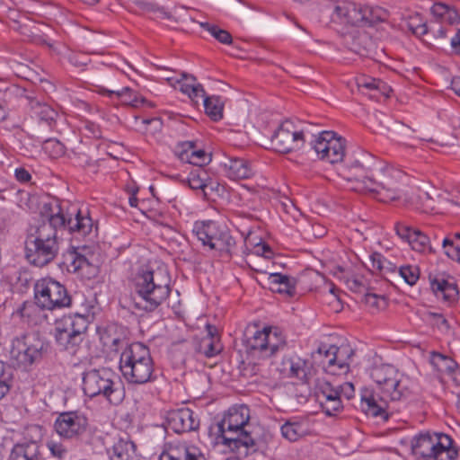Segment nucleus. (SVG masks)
Here are the masks:
<instances>
[{"label": "nucleus", "mask_w": 460, "mask_h": 460, "mask_svg": "<svg viewBox=\"0 0 460 460\" xmlns=\"http://www.w3.org/2000/svg\"><path fill=\"white\" fill-rule=\"evenodd\" d=\"M371 378L377 385V391L369 388L361 390L360 408L373 417L388 419V400L400 401L405 394L401 384V374L389 364L375 366L371 369Z\"/></svg>", "instance_id": "obj_1"}, {"label": "nucleus", "mask_w": 460, "mask_h": 460, "mask_svg": "<svg viewBox=\"0 0 460 460\" xmlns=\"http://www.w3.org/2000/svg\"><path fill=\"white\" fill-rule=\"evenodd\" d=\"M249 420L250 409L246 405L233 406L220 421L210 428V430L216 434V438L222 439V443L231 451L246 456L250 453L264 450L254 448L255 441L244 429Z\"/></svg>", "instance_id": "obj_2"}, {"label": "nucleus", "mask_w": 460, "mask_h": 460, "mask_svg": "<svg viewBox=\"0 0 460 460\" xmlns=\"http://www.w3.org/2000/svg\"><path fill=\"white\" fill-rule=\"evenodd\" d=\"M169 278L165 270H141L135 278L136 295L133 297L137 308L154 311L169 294Z\"/></svg>", "instance_id": "obj_3"}, {"label": "nucleus", "mask_w": 460, "mask_h": 460, "mask_svg": "<svg viewBox=\"0 0 460 460\" xmlns=\"http://www.w3.org/2000/svg\"><path fill=\"white\" fill-rule=\"evenodd\" d=\"M119 369L128 383L142 385L150 382L154 363L148 348L140 342L127 345L120 355Z\"/></svg>", "instance_id": "obj_4"}, {"label": "nucleus", "mask_w": 460, "mask_h": 460, "mask_svg": "<svg viewBox=\"0 0 460 460\" xmlns=\"http://www.w3.org/2000/svg\"><path fill=\"white\" fill-rule=\"evenodd\" d=\"M61 241L58 233L49 226H40L36 234H31L25 242V256L31 264L43 267L58 254Z\"/></svg>", "instance_id": "obj_5"}, {"label": "nucleus", "mask_w": 460, "mask_h": 460, "mask_svg": "<svg viewBox=\"0 0 460 460\" xmlns=\"http://www.w3.org/2000/svg\"><path fill=\"white\" fill-rule=\"evenodd\" d=\"M411 449L420 460H456L458 457L452 438L443 433H420L412 438Z\"/></svg>", "instance_id": "obj_6"}, {"label": "nucleus", "mask_w": 460, "mask_h": 460, "mask_svg": "<svg viewBox=\"0 0 460 460\" xmlns=\"http://www.w3.org/2000/svg\"><path fill=\"white\" fill-rule=\"evenodd\" d=\"M379 165V162L371 154L357 151L349 158L343 175L351 182L353 190L367 193L370 187L375 185L374 179Z\"/></svg>", "instance_id": "obj_7"}, {"label": "nucleus", "mask_w": 460, "mask_h": 460, "mask_svg": "<svg viewBox=\"0 0 460 460\" xmlns=\"http://www.w3.org/2000/svg\"><path fill=\"white\" fill-rule=\"evenodd\" d=\"M332 18L334 22L352 26L370 27L385 20L386 12L378 6L341 2L334 6Z\"/></svg>", "instance_id": "obj_8"}, {"label": "nucleus", "mask_w": 460, "mask_h": 460, "mask_svg": "<svg viewBox=\"0 0 460 460\" xmlns=\"http://www.w3.org/2000/svg\"><path fill=\"white\" fill-rule=\"evenodd\" d=\"M112 373L107 368L91 369L84 374L83 390L89 397L103 396L111 404L119 405L124 392L116 385Z\"/></svg>", "instance_id": "obj_9"}, {"label": "nucleus", "mask_w": 460, "mask_h": 460, "mask_svg": "<svg viewBox=\"0 0 460 460\" xmlns=\"http://www.w3.org/2000/svg\"><path fill=\"white\" fill-rule=\"evenodd\" d=\"M406 181L407 176L402 171L390 165L379 166L374 179L375 185L367 193L383 202L395 200L403 193Z\"/></svg>", "instance_id": "obj_10"}, {"label": "nucleus", "mask_w": 460, "mask_h": 460, "mask_svg": "<svg viewBox=\"0 0 460 460\" xmlns=\"http://www.w3.org/2000/svg\"><path fill=\"white\" fill-rule=\"evenodd\" d=\"M247 352L255 358H270L287 347V340L278 328L265 327L246 339Z\"/></svg>", "instance_id": "obj_11"}, {"label": "nucleus", "mask_w": 460, "mask_h": 460, "mask_svg": "<svg viewBox=\"0 0 460 460\" xmlns=\"http://www.w3.org/2000/svg\"><path fill=\"white\" fill-rule=\"evenodd\" d=\"M87 328L88 322L85 317L78 314L65 315L56 323V341L62 349L70 354H75Z\"/></svg>", "instance_id": "obj_12"}, {"label": "nucleus", "mask_w": 460, "mask_h": 460, "mask_svg": "<svg viewBox=\"0 0 460 460\" xmlns=\"http://www.w3.org/2000/svg\"><path fill=\"white\" fill-rule=\"evenodd\" d=\"M44 342L35 334H22L12 341L9 360L14 367L26 368L41 359Z\"/></svg>", "instance_id": "obj_13"}, {"label": "nucleus", "mask_w": 460, "mask_h": 460, "mask_svg": "<svg viewBox=\"0 0 460 460\" xmlns=\"http://www.w3.org/2000/svg\"><path fill=\"white\" fill-rule=\"evenodd\" d=\"M193 234L203 247L219 253H230L235 244L226 226L215 221L198 222L194 225Z\"/></svg>", "instance_id": "obj_14"}, {"label": "nucleus", "mask_w": 460, "mask_h": 460, "mask_svg": "<svg viewBox=\"0 0 460 460\" xmlns=\"http://www.w3.org/2000/svg\"><path fill=\"white\" fill-rule=\"evenodd\" d=\"M35 304L43 310H55L71 305V297L64 285L58 281L45 278L34 285Z\"/></svg>", "instance_id": "obj_15"}, {"label": "nucleus", "mask_w": 460, "mask_h": 460, "mask_svg": "<svg viewBox=\"0 0 460 460\" xmlns=\"http://www.w3.org/2000/svg\"><path fill=\"white\" fill-rule=\"evenodd\" d=\"M318 157L331 164L341 162L345 156V139L332 131H323L313 142Z\"/></svg>", "instance_id": "obj_16"}, {"label": "nucleus", "mask_w": 460, "mask_h": 460, "mask_svg": "<svg viewBox=\"0 0 460 460\" xmlns=\"http://www.w3.org/2000/svg\"><path fill=\"white\" fill-rule=\"evenodd\" d=\"M272 147L279 153H289L305 144L304 132L291 120L283 121L271 137Z\"/></svg>", "instance_id": "obj_17"}, {"label": "nucleus", "mask_w": 460, "mask_h": 460, "mask_svg": "<svg viewBox=\"0 0 460 460\" xmlns=\"http://www.w3.org/2000/svg\"><path fill=\"white\" fill-rule=\"evenodd\" d=\"M57 208L58 211L53 212L49 217V222L43 223L40 226H49L56 232L58 228L67 227L71 233H77L82 236H85L92 232L93 224L88 213L83 214L78 210L75 217H66L59 205H57Z\"/></svg>", "instance_id": "obj_18"}, {"label": "nucleus", "mask_w": 460, "mask_h": 460, "mask_svg": "<svg viewBox=\"0 0 460 460\" xmlns=\"http://www.w3.org/2000/svg\"><path fill=\"white\" fill-rule=\"evenodd\" d=\"M352 354V350L347 348L340 349L334 345H321L312 354L314 360L319 359L323 368L331 375L346 373L349 369V363L341 358L342 354Z\"/></svg>", "instance_id": "obj_19"}, {"label": "nucleus", "mask_w": 460, "mask_h": 460, "mask_svg": "<svg viewBox=\"0 0 460 460\" xmlns=\"http://www.w3.org/2000/svg\"><path fill=\"white\" fill-rule=\"evenodd\" d=\"M88 420L84 414L77 411L60 413L54 424L57 433L65 438H75L85 432Z\"/></svg>", "instance_id": "obj_20"}, {"label": "nucleus", "mask_w": 460, "mask_h": 460, "mask_svg": "<svg viewBox=\"0 0 460 460\" xmlns=\"http://www.w3.org/2000/svg\"><path fill=\"white\" fill-rule=\"evenodd\" d=\"M316 396L323 411L328 416H334L343 408L337 387L330 381L316 380Z\"/></svg>", "instance_id": "obj_21"}, {"label": "nucleus", "mask_w": 460, "mask_h": 460, "mask_svg": "<svg viewBox=\"0 0 460 460\" xmlns=\"http://www.w3.org/2000/svg\"><path fill=\"white\" fill-rule=\"evenodd\" d=\"M277 369L284 377L297 378L305 383H310L311 373L308 362L300 357H284Z\"/></svg>", "instance_id": "obj_22"}, {"label": "nucleus", "mask_w": 460, "mask_h": 460, "mask_svg": "<svg viewBox=\"0 0 460 460\" xmlns=\"http://www.w3.org/2000/svg\"><path fill=\"white\" fill-rule=\"evenodd\" d=\"M167 424L175 433H183L197 429L199 420L191 410L182 408L168 413Z\"/></svg>", "instance_id": "obj_23"}, {"label": "nucleus", "mask_w": 460, "mask_h": 460, "mask_svg": "<svg viewBox=\"0 0 460 460\" xmlns=\"http://www.w3.org/2000/svg\"><path fill=\"white\" fill-rule=\"evenodd\" d=\"M159 460H206L205 456L194 447L184 443H172L160 455Z\"/></svg>", "instance_id": "obj_24"}, {"label": "nucleus", "mask_w": 460, "mask_h": 460, "mask_svg": "<svg viewBox=\"0 0 460 460\" xmlns=\"http://www.w3.org/2000/svg\"><path fill=\"white\" fill-rule=\"evenodd\" d=\"M66 260L68 271L78 273L87 279L94 278L99 272L97 266L91 263L85 256L76 251L69 252Z\"/></svg>", "instance_id": "obj_25"}, {"label": "nucleus", "mask_w": 460, "mask_h": 460, "mask_svg": "<svg viewBox=\"0 0 460 460\" xmlns=\"http://www.w3.org/2000/svg\"><path fill=\"white\" fill-rule=\"evenodd\" d=\"M226 175L232 180H243L252 177L254 170L249 161L239 157H229L223 163Z\"/></svg>", "instance_id": "obj_26"}, {"label": "nucleus", "mask_w": 460, "mask_h": 460, "mask_svg": "<svg viewBox=\"0 0 460 460\" xmlns=\"http://www.w3.org/2000/svg\"><path fill=\"white\" fill-rule=\"evenodd\" d=\"M178 156L182 162L201 168L211 160L210 155L202 149H196L194 142L186 141L181 144Z\"/></svg>", "instance_id": "obj_27"}, {"label": "nucleus", "mask_w": 460, "mask_h": 460, "mask_svg": "<svg viewBox=\"0 0 460 460\" xmlns=\"http://www.w3.org/2000/svg\"><path fill=\"white\" fill-rule=\"evenodd\" d=\"M40 446L35 440L16 443L10 453L9 460H41Z\"/></svg>", "instance_id": "obj_28"}, {"label": "nucleus", "mask_w": 460, "mask_h": 460, "mask_svg": "<svg viewBox=\"0 0 460 460\" xmlns=\"http://www.w3.org/2000/svg\"><path fill=\"white\" fill-rule=\"evenodd\" d=\"M268 286L272 292L292 297L296 295V279L281 273H270Z\"/></svg>", "instance_id": "obj_29"}, {"label": "nucleus", "mask_w": 460, "mask_h": 460, "mask_svg": "<svg viewBox=\"0 0 460 460\" xmlns=\"http://www.w3.org/2000/svg\"><path fill=\"white\" fill-rule=\"evenodd\" d=\"M98 92L101 94L107 95L110 98L116 97L120 100L124 104L131 105L133 107H138L139 103H146L150 107H153V104L147 102L144 97L140 96L137 93H135L129 87H123L120 90H108L104 87H99Z\"/></svg>", "instance_id": "obj_30"}, {"label": "nucleus", "mask_w": 460, "mask_h": 460, "mask_svg": "<svg viewBox=\"0 0 460 460\" xmlns=\"http://www.w3.org/2000/svg\"><path fill=\"white\" fill-rule=\"evenodd\" d=\"M22 34L28 36L32 41L50 46L49 32L51 31L49 25L36 22H28L20 25Z\"/></svg>", "instance_id": "obj_31"}, {"label": "nucleus", "mask_w": 460, "mask_h": 460, "mask_svg": "<svg viewBox=\"0 0 460 460\" xmlns=\"http://www.w3.org/2000/svg\"><path fill=\"white\" fill-rule=\"evenodd\" d=\"M109 455L111 460H133L136 455V447L132 441L119 438L109 450Z\"/></svg>", "instance_id": "obj_32"}, {"label": "nucleus", "mask_w": 460, "mask_h": 460, "mask_svg": "<svg viewBox=\"0 0 460 460\" xmlns=\"http://www.w3.org/2000/svg\"><path fill=\"white\" fill-rule=\"evenodd\" d=\"M27 99L33 114L40 121L45 122L49 126L52 124V122L55 121L58 113L53 108L46 103H42L40 101L33 99L32 97L28 96Z\"/></svg>", "instance_id": "obj_33"}, {"label": "nucleus", "mask_w": 460, "mask_h": 460, "mask_svg": "<svg viewBox=\"0 0 460 460\" xmlns=\"http://www.w3.org/2000/svg\"><path fill=\"white\" fill-rule=\"evenodd\" d=\"M206 114L214 121L223 119L224 101L218 95L205 97L203 100Z\"/></svg>", "instance_id": "obj_34"}, {"label": "nucleus", "mask_w": 460, "mask_h": 460, "mask_svg": "<svg viewBox=\"0 0 460 460\" xmlns=\"http://www.w3.org/2000/svg\"><path fill=\"white\" fill-rule=\"evenodd\" d=\"M431 288L437 293V295L440 293L442 297L449 302L455 300L458 295V290L456 284L445 279H434L431 280Z\"/></svg>", "instance_id": "obj_35"}, {"label": "nucleus", "mask_w": 460, "mask_h": 460, "mask_svg": "<svg viewBox=\"0 0 460 460\" xmlns=\"http://www.w3.org/2000/svg\"><path fill=\"white\" fill-rule=\"evenodd\" d=\"M223 347L220 343L219 338L205 337L201 340L199 351L203 353L207 358L214 357L219 354Z\"/></svg>", "instance_id": "obj_36"}, {"label": "nucleus", "mask_w": 460, "mask_h": 460, "mask_svg": "<svg viewBox=\"0 0 460 460\" xmlns=\"http://www.w3.org/2000/svg\"><path fill=\"white\" fill-rule=\"evenodd\" d=\"M430 362L440 372H453L456 367L455 360L435 351L431 353Z\"/></svg>", "instance_id": "obj_37"}, {"label": "nucleus", "mask_w": 460, "mask_h": 460, "mask_svg": "<svg viewBox=\"0 0 460 460\" xmlns=\"http://www.w3.org/2000/svg\"><path fill=\"white\" fill-rule=\"evenodd\" d=\"M199 24L201 28L208 31L219 42L223 44L232 43V36L227 31L222 30L218 28L217 25L210 24L208 22H199Z\"/></svg>", "instance_id": "obj_38"}, {"label": "nucleus", "mask_w": 460, "mask_h": 460, "mask_svg": "<svg viewBox=\"0 0 460 460\" xmlns=\"http://www.w3.org/2000/svg\"><path fill=\"white\" fill-rule=\"evenodd\" d=\"M409 244L417 252L431 250L429 237L420 230H415L414 233L411 234Z\"/></svg>", "instance_id": "obj_39"}, {"label": "nucleus", "mask_w": 460, "mask_h": 460, "mask_svg": "<svg viewBox=\"0 0 460 460\" xmlns=\"http://www.w3.org/2000/svg\"><path fill=\"white\" fill-rule=\"evenodd\" d=\"M208 180V173L202 168H198L191 172L188 177V184L190 188L195 190H200L206 187V181Z\"/></svg>", "instance_id": "obj_40"}, {"label": "nucleus", "mask_w": 460, "mask_h": 460, "mask_svg": "<svg viewBox=\"0 0 460 460\" xmlns=\"http://www.w3.org/2000/svg\"><path fill=\"white\" fill-rule=\"evenodd\" d=\"M398 276L408 285L413 286L420 279V270L412 265L401 266L398 270Z\"/></svg>", "instance_id": "obj_41"}, {"label": "nucleus", "mask_w": 460, "mask_h": 460, "mask_svg": "<svg viewBox=\"0 0 460 460\" xmlns=\"http://www.w3.org/2000/svg\"><path fill=\"white\" fill-rule=\"evenodd\" d=\"M42 147L52 158H58L65 153L64 145L54 138L45 140Z\"/></svg>", "instance_id": "obj_42"}, {"label": "nucleus", "mask_w": 460, "mask_h": 460, "mask_svg": "<svg viewBox=\"0 0 460 460\" xmlns=\"http://www.w3.org/2000/svg\"><path fill=\"white\" fill-rule=\"evenodd\" d=\"M416 208L425 213H429L434 210V200L430 192L423 191L422 195H420L414 202Z\"/></svg>", "instance_id": "obj_43"}, {"label": "nucleus", "mask_w": 460, "mask_h": 460, "mask_svg": "<svg viewBox=\"0 0 460 460\" xmlns=\"http://www.w3.org/2000/svg\"><path fill=\"white\" fill-rule=\"evenodd\" d=\"M195 81L196 78L193 75L183 73L181 74V78L176 80L175 83L179 85L180 91L188 95L191 91V88H194L197 84Z\"/></svg>", "instance_id": "obj_44"}, {"label": "nucleus", "mask_w": 460, "mask_h": 460, "mask_svg": "<svg viewBox=\"0 0 460 460\" xmlns=\"http://www.w3.org/2000/svg\"><path fill=\"white\" fill-rule=\"evenodd\" d=\"M364 302L376 309H383L386 306V298L384 296H378L373 293H367L364 296Z\"/></svg>", "instance_id": "obj_45"}, {"label": "nucleus", "mask_w": 460, "mask_h": 460, "mask_svg": "<svg viewBox=\"0 0 460 460\" xmlns=\"http://www.w3.org/2000/svg\"><path fill=\"white\" fill-rule=\"evenodd\" d=\"M358 88L363 93H365L364 90L374 91L375 88H378V85L385 86V83L375 79V78H360L357 82Z\"/></svg>", "instance_id": "obj_46"}, {"label": "nucleus", "mask_w": 460, "mask_h": 460, "mask_svg": "<svg viewBox=\"0 0 460 460\" xmlns=\"http://www.w3.org/2000/svg\"><path fill=\"white\" fill-rule=\"evenodd\" d=\"M343 280L347 288L353 292H361L364 289V284L359 278L347 274L343 277Z\"/></svg>", "instance_id": "obj_47"}, {"label": "nucleus", "mask_w": 460, "mask_h": 460, "mask_svg": "<svg viewBox=\"0 0 460 460\" xmlns=\"http://www.w3.org/2000/svg\"><path fill=\"white\" fill-rule=\"evenodd\" d=\"M298 429V426L288 422L281 427V433L289 441H296L299 436Z\"/></svg>", "instance_id": "obj_48"}, {"label": "nucleus", "mask_w": 460, "mask_h": 460, "mask_svg": "<svg viewBox=\"0 0 460 460\" xmlns=\"http://www.w3.org/2000/svg\"><path fill=\"white\" fill-rule=\"evenodd\" d=\"M338 289L332 285L329 288V294H330V299H329V305L332 308V311L338 313L341 311L342 305L340 299V296L338 295Z\"/></svg>", "instance_id": "obj_49"}, {"label": "nucleus", "mask_w": 460, "mask_h": 460, "mask_svg": "<svg viewBox=\"0 0 460 460\" xmlns=\"http://www.w3.org/2000/svg\"><path fill=\"white\" fill-rule=\"evenodd\" d=\"M443 246L446 249V254L452 260L456 261L460 252V245H454L452 240L445 238L443 241Z\"/></svg>", "instance_id": "obj_50"}, {"label": "nucleus", "mask_w": 460, "mask_h": 460, "mask_svg": "<svg viewBox=\"0 0 460 460\" xmlns=\"http://www.w3.org/2000/svg\"><path fill=\"white\" fill-rule=\"evenodd\" d=\"M69 62L76 67L85 66L89 64L90 58L83 53H71L68 57Z\"/></svg>", "instance_id": "obj_51"}, {"label": "nucleus", "mask_w": 460, "mask_h": 460, "mask_svg": "<svg viewBox=\"0 0 460 460\" xmlns=\"http://www.w3.org/2000/svg\"><path fill=\"white\" fill-rule=\"evenodd\" d=\"M336 387L341 399L344 397L347 400H349L354 396L355 388L352 383L346 382L341 385H337Z\"/></svg>", "instance_id": "obj_52"}, {"label": "nucleus", "mask_w": 460, "mask_h": 460, "mask_svg": "<svg viewBox=\"0 0 460 460\" xmlns=\"http://www.w3.org/2000/svg\"><path fill=\"white\" fill-rule=\"evenodd\" d=\"M142 123L150 126V132L155 134L162 129L163 121L160 118L155 117L151 119H142Z\"/></svg>", "instance_id": "obj_53"}, {"label": "nucleus", "mask_w": 460, "mask_h": 460, "mask_svg": "<svg viewBox=\"0 0 460 460\" xmlns=\"http://www.w3.org/2000/svg\"><path fill=\"white\" fill-rule=\"evenodd\" d=\"M48 447L56 457L62 458L66 454V449L62 444L50 441L48 443Z\"/></svg>", "instance_id": "obj_54"}, {"label": "nucleus", "mask_w": 460, "mask_h": 460, "mask_svg": "<svg viewBox=\"0 0 460 460\" xmlns=\"http://www.w3.org/2000/svg\"><path fill=\"white\" fill-rule=\"evenodd\" d=\"M371 262L373 270H376L381 273L384 270V264L386 262V260L383 258L380 253H374L371 256Z\"/></svg>", "instance_id": "obj_55"}, {"label": "nucleus", "mask_w": 460, "mask_h": 460, "mask_svg": "<svg viewBox=\"0 0 460 460\" xmlns=\"http://www.w3.org/2000/svg\"><path fill=\"white\" fill-rule=\"evenodd\" d=\"M409 29L412 31L416 36H423L428 33V27L426 23H419L416 24L414 21H411L408 24Z\"/></svg>", "instance_id": "obj_56"}, {"label": "nucleus", "mask_w": 460, "mask_h": 460, "mask_svg": "<svg viewBox=\"0 0 460 460\" xmlns=\"http://www.w3.org/2000/svg\"><path fill=\"white\" fill-rule=\"evenodd\" d=\"M427 316L430 321H432L433 324H436L438 327H448L447 320L441 314L429 312Z\"/></svg>", "instance_id": "obj_57"}, {"label": "nucleus", "mask_w": 460, "mask_h": 460, "mask_svg": "<svg viewBox=\"0 0 460 460\" xmlns=\"http://www.w3.org/2000/svg\"><path fill=\"white\" fill-rule=\"evenodd\" d=\"M449 8L450 6L446 4L437 3L432 6L431 12L435 16L444 19L446 14L448 13Z\"/></svg>", "instance_id": "obj_58"}, {"label": "nucleus", "mask_w": 460, "mask_h": 460, "mask_svg": "<svg viewBox=\"0 0 460 460\" xmlns=\"http://www.w3.org/2000/svg\"><path fill=\"white\" fill-rule=\"evenodd\" d=\"M188 96L191 99V101L198 102V99L205 98V90L200 84H197L194 88H191V91L188 93Z\"/></svg>", "instance_id": "obj_59"}, {"label": "nucleus", "mask_w": 460, "mask_h": 460, "mask_svg": "<svg viewBox=\"0 0 460 460\" xmlns=\"http://www.w3.org/2000/svg\"><path fill=\"white\" fill-rule=\"evenodd\" d=\"M396 234L402 238L406 240L408 243L410 241V236L416 229H411L409 226H402V225H397L395 227Z\"/></svg>", "instance_id": "obj_60"}, {"label": "nucleus", "mask_w": 460, "mask_h": 460, "mask_svg": "<svg viewBox=\"0 0 460 460\" xmlns=\"http://www.w3.org/2000/svg\"><path fill=\"white\" fill-rule=\"evenodd\" d=\"M255 253L265 258H270L273 252L268 244L257 243H255Z\"/></svg>", "instance_id": "obj_61"}, {"label": "nucleus", "mask_w": 460, "mask_h": 460, "mask_svg": "<svg viewBox=\"0 0 460 460\" xmlns=\"http://www.w3.org/2000/svg\"><path fill=\"white\" fill-rule=\"evenodd\" d=\"M218 186L219 185L217 182L213 181L212 180H210L208 177V180L206 181V187L203 188L202 192H201L203 198L208 199L211 192H213L214 190H217Z\"/></svg>", "instance_id": "obj_62"}, {"label": "nucleus", "mask_w": 460, "mask_h": 460, "mask_svg": "<svg viewBox=\"0 0 460 460\" xmlns=\"http://www.w3.org/2000/svg\"><path fill=\"white\" fill-rule=\"evenodd\" d=\"M444 20L449 23H457L460 22V14L455 8L450 6L448 13L446 14Z\"/></svg>", "instance_id": "obj_63"}, {"label": "nucleus", "mask_w": 460, "mask_h": 460, "mask_svg": "<svg viewBox=\"0 0 460 460\" xmlns=\"http://www.w3.org/2000/svg\"><path fill=\"white\" fill-rule=\"evenodd\" d=\"M451 46L456 53H460V30L452 38Z\"/></svg>", "instance_id": "obj_64"}]
</instances>
